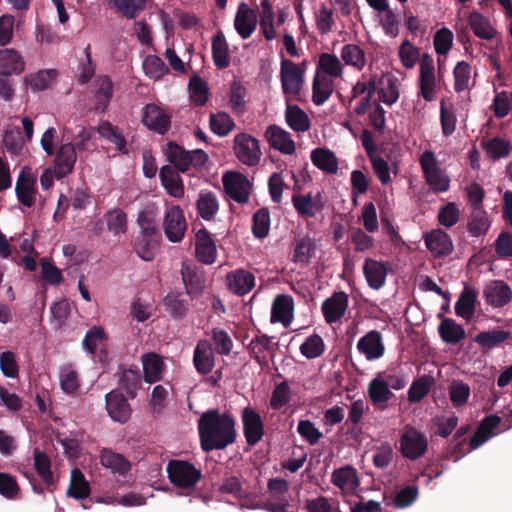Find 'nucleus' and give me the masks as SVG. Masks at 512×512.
<instances>
[{"label":"nucleus","instance_id":"1","mask_svg":"<svg viewBox=\"0 0 512 512\" xmlns=\"http://www.w3.org/2000/svg\"><path fill=\"white\" fill-rule=\"evenodd\" d=\"M198 433L204 452L223 450L236 441L235 418L229 412L209 409L198 419Z\"/></svg>","mask_w":512,"mask_h":512},{"label":"nucleus","instance_id":"2","mask_svg":"<svg viewBox=\"0 0 512 512\" xmlns=\"http://www.w3.org/2000/svg\"><path fill=\"white\" fill-rule=\"evenodd\" d=\"M167 160L173 165V168L180 172H186L191 167L201 169L209 159L207 153L202 149L186 151L173 141L167 143Z\"/></svg>","mask_w":512,"mask_h":512},{"label":"nucleus","instance_id":"3","mask_svg":"<svg viewBox=\"0 0 512 512\" xmlns=\"http://www.w3.org/2000/svg\"><path fill=\"white\" fill-rule=\"evenodd\" d=\"M170 482L182 489H192L202 478V473L192 463L184 460H170L167 464Z\"/></svg>","mask_w":512,"mask_h":512},{"label":"nucleus","instance_id":"4","mask_svg":"<svg viewBox=\"0 0 512 512\" xmlns=\"http://www.w3.org/2000/svg\"><path fill=\"white\" fill-rule=\"evenodd\" d=\"M426 183L435 193L446 192L450 187V179L438 166L435 154L431 150L422 153L419 159Z\"/></svg>","mask_w":512,"mask_h":512},{"label":"nucleus","instance_id":"5","mask_svg":"<svg viewBox=\"0 0 512 512\" xmlns=\"http://www.w3.org/2000/svg\"><path fill=\"white\" fill-rule=\"evenodd\" d=\"M428 449L427 437L415 427L406 426L399 440V450L404 458L417 460Z\"/></svg>","mask_w":512,"mask_h":512},{"label":"nucleus","instance_id":"6","mask_svg":"<svg viewBox=\"0 0 512 512\" xmlns=\"http://www.w3.org/2000/svg\"><path fill=\"white\" fill-rule=\"evenodd\" d=\"M233 142L235 156L242 164L249 167L259 164L262 152L256 138L246 133H239L234 137Z\"/></svg>","mask_w":512,"mask_h":512},{"label":"nucleus","instance_id":"7","mask_svg":"<svg viewBox=\"0 0 512 512\" xmlns=\"http://www.w3.org/2000/svg\"><path fill=\"white\" fill-rule=\"evenodd\" d=\"M225 193L238 204H246L250 199L251 183L247 176L240 172L228 171L222 177Z\"/></svg>","mask_w":512,"mask_h":512},{"label":"nucleus","instance_id":"8","mask_svg":"<svg viewBox=\"0 0 512 512\" xmlns=\"http://www.w3.org/2000/svg\"><path fill=\"white\" fill-rule=\"evenodd\" d=\"M280 81L284 95L297 96L304 84V69L293 61L283 58L280 65Z\"/></svg>","mask_w":512,"mask_h":512},{"label":"nucleus","instance_id":"9","mask_svg":"<svg viewBox=\"0 0 512 512\" xmlns=\"http://www.w3.org/2000/svg\"><path fill=\"white\" fill-rule=\"evenodd\" d=\"M180 272L186 294L191 299L200 297L206 287L203 271H201L195 264L184 261Z\"/></svg>","mask_w":512,"mask_h":512},{"label":"nucleus","instance_id":"10","mask_svg":"<svg viewBox=\"0 0 512 512\" xmlns=\"http://www.w3.org/2000/svg\"><path fill=\"white\" fill-rule=\"evenodd\" d=\"M164 233L170 242H180L187 229V223L182 209L176 205L170 207L164 218Z\"/></svg>","mask_w":512,"mask_h":512},{"label":"nucleus","instance_id":"11","mask_svg":"<svg viewBox=\"0 0 512 512\" xmlns=\"http://www.w3.org/2000/svg\"><path fill=\"white\" fill-rule=\"evenodd\" d=\"M105 407L109 417L115 422L125 423L131 417V406L118 389H113L105 395Z\"/></svg>","mask_w":512,"mask_h":512},{"label":"nucleus","instance_id":"12","mask_svg":"<svg viewBox=\"0 0 512 512\" xmlns=\"http://www.w3.org/2000/svg\"><path fill=\"white\" fill-rule=\"evenodd\" d=\"M241 419L247 444L256 445L264 436V423L260 414L248 406L242 410Z\"/></svg>","mask_w":512,"mask_h":512},{"label":"nucleus","instance_id":"13","mask_svg":"<svg viewBox=\"0 0 512 512\" xmlns=\"http://www.w3.org/2000/svg\"><path fill=\"white\" fill-rule=\"evenodd\" d=\"M142 122L149 130L164 135L171 127V115L155 104H147Z\"/></svg>","mask_w":512,"mask_h":512},{"label":"nucleus","instance_id":"14","mask_svg":"<svg viewBox=\"0 0 512 512\" xmlns=\"http://www.w3.org/2000/svg\"><path fill=\"white\" fill-rule=\"evenodd\" d=\"M483 297L488 305L502 308L512 300V289L503 280H491L484 287Z\"/></svg>","mask_w":512,"mask_h":512},{"label":"nucleus","instance_id":"15","mask_svg":"<svg viewBox=\"0 0 512 512\" xmlns=\"http://www.w3.org/2000/svg\"><path fill=\"white\" fill-rule=\"evenodd\" d=\"M195 255L198 261L203 264L211 265L216 262V243L206 228H201L196 232Z\"/></svg>","mask_w":512,"mask_h":512},{"label":"nucleus","instance_id":"16","mask_svg":"<svg viewBox=\"0 0 512 512\" xmlns=\"http://www.w3.org/2000/svg\"><path fill=\"white\" fill-rule=\"evenodd\" d=\"M423 238L427 249L434 257L448 256L454 250L451 237L441 229H434L430 232H426Z\"/></svg>","mask_w":512,"mask_h":512},{"label":"nucleus","instance_id":"17","mask_svg":"<svg viewBox=\"0 0 512 512\" xmlns=\"http://www.w3.org/2000/svg\"><path fill=\"white\" fill-rule=\"evenodd\" d=\"M348 295L343 292H335L322 303V313L328 324H333L341 320L348 308Z\"/></svg>","mask_w":512,"mask_h":512},{"label":"nucleus","instance_id":"18","mask_svg":"<svg viewBox=\"0 0 512 512\" xmlns=\"http://www.w3.org/2000/svg\"><path fill=\"white\" fill-rule=\"evenodd\" d=\"M271 337L266 334H258L252 338L247 346L250 356L262 367H268V357L274 356V346L276 344L271 343Z\"/></svg>","mask_w":512,"mask_h":512},{"label":"nucleus","instance_id":"19","mask_svg":"<svg viewBox=\"0 0 512 512\" xmlns=\"http://www.w3.org/2000/svg\"><path fill=\"white\" fill-rule=\"evenodd\" d=\"M363 274L371 289L380 290L386 283L388 264L367 257L363 264Z\"/></svg>","mask_w":512,"mask_h":512},{"label":"nucleus","instance_id":"20","mask_svg":"<svg viewBox=\"0 0 512 512\" xmlns=\"http://www.w3.org/2000/svg\"><path fill=\"white\" fill-rule=\"evenodd\" d=\"M76 160L77 154L74 144H62L54 159L53 171L55 177L62 179L69 175L73 171Z\"/></svg>","mask_w":512,"mask_h":512},{"label":"nucleus","instance_id":"21","mask_svg":"<svg viewBox=\"0 0 512 512\" xmlns=\"http://www.w3.org/2000/svg\"><path fill=\"white\" fill-rule=\"evenodd\" d=\"M357 350L369 361L381 358L385 353L381 333L377 330L366 333L359 339Z\"/></svg>","mask_w":512,"mask_h":512},{"label":"nucleus","instance_id":"22","mask_svg":"<svg viewBox=\"0 0 512 512\" xmlns=\"http://www.w3.org/2000/svg\"><path fill=\"white\" fill-rule=\"evenodd\" d=\"M226 281L229 291L238 296L248 294L255 287L254 274L244 269L229 272Z\"/></svg>","mask_w":512,"mask_h":512},{"label":"nucleus","instance_id":"23","mask_svg":"<svg viewBox=\"0 0 512 512\" xmlns=\"http://www.w3.org/2000/svg\"><path fill=\"white\" fill-rule=\"evenodd\" d=\"M292 204L296 212L301 217H314L324 208L323 197L320 192H318L314 197L311 193L306 195L294 194L292 196Z\"/></svg>","mask_w":512,"mask_h":512},{"label":"nucleus","instance_id":"24","mask_svg":"<svg viewBox=\"0 0 512 512\" xmlns=\"http://www.w3.org/2000/svg\"><path fill=\"white\" fill-rule=\"evenodd\" d=\"M257 26V15L245 3H240L234 19V27L242 39H248Z\"/></svg>","mask_w":512,"mask_h":512},{"label":"nucleus","instance_id":"25","mask_svg":"<svg viewBox=\"0 0 512 512\" xmlns=\"http://www.w3.org/2000/svg\"><path fill=\"white\" fill-rule=\"evenodd\" d=\"M193 364L201 375L209 374L215 365L214 352L208 340H200L193 354Z\"/></svg>","mask_w":512,"mask_h":512},{"label":"nucleus","instance_id":"26","mask_svg":"<svg viewBox=\"0 0 512 512\" xmlns=\"http://www.w3.org/2000/svg\"><path fill=\"white\" fill-rule=\"evenodd\" d=\"M265 135L272 148L286 155H291L295 152V143L290 133L279 126L270 125Z\"/></svg>","mask_w":512,"mask_h":512},{"label":"nucleus","instance_id":"27","mask_svg":"<svg viewBox=\"0 0 512 512\" xmlns=\"http://www.w3.org/2000/svg\"><path fill=\"white\" fill-rule=\"evenodd\" d=\"M15 192L18 201L25 207L30 208L35 202V179L29 173H26V167H24L16 181Z\"/></svg>","mask_w":512,"mask_h":512},{"label":"nucleus","instance_id":"28","mask_svg":"<svg viewBox=\"0 0 512 512\" xmlns=\"http://www.w3.org/2000/svg\"><path fill=\"white\" fill-rule=\"evenodd\" d=\"M293 305V298L290 295H277L272 304L271 322H280L287 327L292 319Z\"/></svg>","mask_w":512,"mask_h":512},{"label":"nucleus","instance_id":"29","mask_svg":"<svg viewBox=\"0 0 512 512\" xmlns=\"http://www.w3.org/2000/svg\"><path fill=\"white\" fill-rule=\"evenodd\" d=\"M331 482L342 491L347 492H354L360 484L356 469L350 465L335 469L331 476Z\"/></svg>","mask_w":512,"mask_h":512},{"label":"nucleus","instance_id":"30","mask_svg":"<svg viewBox=\"0 0 512 512\" xmlns=\"http://www.w3.org/2000/svg\"><path fill=\"white\" fill-rule=\"evenodd\" d=\"M25 62L22 56L14 49L0 50V75H19L24 71Z\"/></svg>","mask_w":512,"mask_h":512},{"label":"nucleus","instance_id":"31","mask_svg":"<svg viewBox=\"0 0 512 512\" xmlns=\"http://www.w3.org/2000/svg\"><path fill=\"white\" fill-rule=\"evenodd\" d=\"M179 172L170 165L162 166L159 172L161 184L175 198H181L184 195V187Z\"/></svg>","mask_w":512,"mask_h":512},{"label":"nucleus","instance_id":"32","mask_svg":"<svg viewBox=\"0 0 512 512\" xmlns=\"http://www.w3.org/2000/svg\"><path fill=\"white\" fill-rule=\"evenodd\" d=\"M144 380L153 384L162 379L165 364L161 356L154 352L142 356Z\"/></svg>","mask_w":512,"mask_h":512},{"label":"nucleus","instance_id":"33","mask_svg":"<svg viewBox=\"0 0 512 512\" xmlns=\"http://www.w3.org/2000/svg\"><path fill=\"white\" fill-rule=\"evenodd\" d=\"M100 463L103 467L110 469L112 473L121 476H125L131 469L130 462L122 454L108 448L101 450Z\"/></svg>","mask_w":512,"mask_h":512},{"label":"nucleus","instance_id":"34","mask_svg":"<svg viewBox=\"0 0 512 512\" xmlns=\"http://www.w3.org/2000/svg\"><path fill=\"white\" fill-rule=\"evenodd\" d=\"M468 24L480 39L491 40L497 35L496 29L491 25L488 17L478 11H472L468 16Z\"/></svg>","mask_w":512,"mask_h":512},{"label":"nucleus","instance_id":"35","mask_svg":"<svg viewBox=\"0 0 512 512\" xmlns=\"http://www.w3.org/2000/svg\"><path fill=\"white\" fill-rule=\"evenodd\" d=\"M334 91L333 81L317 70L312 82V101L316 106L323 105Z\"/></svg>","mask_w":512,"mask_h":512},{"label":"nucleus","instance_id":"36","mask_svg":"<svg viewBox=\"0 0 512 512\" xmlns=\"http://www.w3.org/2000/svg\"><path fill=\"white\" fill-rule=\"evenodd\" d=\"M443 342L451 345L460 343L466 337L465 329L452 318H443L438 326Z\"/></svg>","mask_w":512,"mask_h":512},{"label":"nucleus","instance_id":"37","mask_svg":"<svg viewBox=\"0 0 512 512\" xmlns=\"http://www.w3.org/2000/svg\"><path fill=\"white\" fill-rule=\"evenodd\" d=\"M91 492L90 484L79 468L71 470L70 483L67 489V496L75 500H83L89 497Z\"/></svg>","mask_w":512,"mask_h":512},{"label":"nucleus","instance_id":"38","mask_svg":"<svg viewBox=\"0 0 512 512\" xmlns=\"http://www.w3.org/2000/svg\"><path fill=\"white\" fill-rule=\"evenodd\" d=\"M198 215L205 221H213L219 211V201L212 191H205L199 194L196 201Z\"/></svg>","mask_w":512,"mask_h":512},{"label":"nucleus","instance_id":"39","mask_svg":"<svg viewBox=\"0 0 512 512\" xmlns=\"http://www.w3.org/2000/svg\"><path fill=\"white\" fill-rule=\"evenodd\" d=\"M165 310L175 319L186 316L189 303L179 291H170L162 300Z\"/></svg>","mask_w":512,"mask_h":512},{"label":"nucleus","instance_id":"40","mask_svg":"<svg viewBox=\"0 0 512 512\" xmlns=\"http://www.w3.org/2000/svg\"><path fill=\"white\" fill-rule=\"evenodd\" d=\"M285 120L288 126L295 132H306L311 126L307 113L298 105H292L288 101L285 111Z\"/></svg>","mask_w":512,"mask_h":512},{"label":"nucleus","instance_id":"41","mask_svg":"<svg viewBox=\"0 0 512 512\" xmlns=\"http://www.w3.org/2000/svg\"><path fill=\"white\" fill-rule=\"evenodd\" d=\"M97 131L101 137L113 143L120 153L129 154L126 139L119 127L109 121H103L99 124Z\"/></svg>","mask_w":512,"mask_h":512},{"label":"nucleus","instance_id":"42","mask_svg":"<svg viewBox=\"0 0 512 512\" xmlns=\"http://www.w3.org/2000/svg\"><path fill=\"white\" fill-rule=\"evenodd\" d=\"M311 161L318 169L329 174H336L339 169L336 155L326 148L314 149L311 152Z\"/></svg>","mask_w":512,"mask_h":512},{"label":"nucleus","instance_id":"43","mask_svg":"<svg viewBox=\"0 0 512 512\" xmlns=\"http://www.w3.org/2000/svg\"><path fill=\"white\" fill-rule=\"evenodd\" d=\"M477 291L471 287H465L455 303V313L464 319H471L475 313Z\"/></svg>","mask_w":512,"mask_h":512},{"label":"nucleus","instance_id":"44","mask_svg":"<svg viewBox=\"0 0 512 512\" xmlns=\"http://www.w3.org/2000/svg\"><path fill=\"white\" fill-rule=\"evenodd\" d=\"M316 243L309 235L297 237L294 242L292 261L294 263L307 264L314 255Z\"/></svg>","mask_w":512,"mask_h":512},{"label":"nucleus","instance_id":"45","mask_svg":"<svg viewBox=\"0 0 512 512\" xmlns=\"http://www.w3.org/2000/svg\"><path fill=\"white\" fill-rule=\"evenodd\" d=\"M368 395L375 406L384 407L386 403L394 396L388 388V384L378 375L368 385Z\"/></svg>","mask_w":512,"mask_h":512},{"label":"nucleus","instance_id":"46","mask_svg":"<svg viewBox=\"0 0 512 512\" xmlns=\"http://www.w3.org/2000/svg\"><path fill=\"white\" fill-rule=\"evenodd\" d=\"M481 146L486 152L487 156L493 161L508 157L511 151L510 142L501 137L482 140Z\"/></svg>","mask_w":512,"mask_h":512},{"label":"nucleus","instance_id":"47","mask_svg":"<svg viewBox=\"0 0 512 512\" xmlns=\"http://www.w3.org/2000/svg\"><path fill=\"white\" fill-rule=\"evenodd\" d=\"M118 385L126 392L130 399L136 398L137 391L141 387V375L139 371L121 368Z\"/></svg>","mask_w":512,"mask_h":512},{"label":"nucleus","instance_id":"48","mask_svg":"<svg viewBox=\"0 0 512 512\" xmlns=\"http://www.w3.org/2000/svg\"><path fill=\"white\" fill-rule=\"evenodd\" d=\"M212 58L219 69L229 66V49L222 32H218L212 39Z\"/></svg>","mask_w":512,"mask_h":512},{"label":"nucleus","instance_id":"49","mask_svg":"<svg viewBox=\"0 0 512 512\" xmlns=\"http://www.w3.org/2000/svg\"><path fill=\"white\" fill-rule=\"evenodd\" d=\"M34 468L38 475L41 477L47 488L54 485V477L51 471V461L45 452L40 451L38 448L34 449Z\"/></svg>","mask_w":512,"mask_h":512},{"label":"nucleus","instance_id":"50","mask_svg":"<svg viewBox=\"0 0 512 512\" xmlns=\"http://www.w3.org/2000/svg\"><path fill=\"white\" fill-rule=\"evenodd\" d=\"M510 336L511 334L509 331L494 329L478 333L473 340L482 348L492 349L508 340Z\"/></svg>","mask_w":512,"mask_h":512},{"label":"nucleus","instance_id":"51","mask_svg":"<svg viewBox=\"0 0 512 512\" xmlns=\"http://www.w3.org/2000/svg\"><path fill=\"white\" fill-rule=\"evenodd\" d=\"M113 94V84L108 76L99 77L97 90L95 92V109L105 111L110 103Z\"/></svg>","mask_w":512,"mask_h":512},{"label":"nucleus","instance_id":"52","mask_svg":"<svg viewBox=\"0 0 512 512\" xmlns=\"http://www.w3.org/2000/svg\"><path fill=\"white\" fill-rule=\"evenodd\" d=\"M434 384V378L423 375L415 379L408 389V401L410 403L420 402L429 392Z\"/></svg>","mask_w":512,"mask_h":512},{"label":"nucleus","instance_id":"53","mask_svg":"<svg viewBox=\"0 0 512 512\" xmlns=\"http://www.w3.org/2000/svg\"><path fill=\"white\" fill-rule=\"evenodd\" d=\"M271 217L268 208L258 209L252 217V233L258 239H264L270 231Z\"/></svg>","mask_w":512,"mask_h":512},{"label":"nucleus","instance_id":"54","mask_svg":"<svg viewBox=\"0 0 512 512\" xmlns=\"http://www.w3.org/2000/svg\"><path fill=\"white\" fill-rule=\"evenodd\" d=\"M209 125L211 131L220 137L227 136L235 128L233 119L226 112L212 113L210 115Z\"/></svg>","mask_w":512,"mask_h":512},{"label":"nucleus","instance_id":"55","mask_svg":"<svg viewBox=\"0 0 512 512\" xmlns=\"http://www.w3.org/2000/svg\"><path fill=\"white\" fill-rule=\"evenodd\" d=\"M159 248V240L137 236L135 239V253L144 261H152Z\"/></svg>","mask_w":512,"mask_h":512},{"label":"nucleus","instance_id":"56","mask_svg":"<svg viewBox=\"0 0 512 512\" xmlns=\"http://www.w3.org/2000/svg\"><path fill=\"white\" fill-rule=\"evenodd\" d=\"M489 227L490 222L486 211L483 209L473 210L467 224L469 233L474 237H478L486 234Z\"/></svg>","mask_w":512,"mask_h":512},{"label":"nucleus","instance_id":"57","mask_svg":"<svg viewBox=\"0 0 512 512\" xmlns=\"http://www.w3.org/2000/svg\"><path fill=\"white\" fill-rule=\"evenodd\" d=\"M190 97L196 106H203L208 100V85L198 75H193L189 80Z\"/></svg>","mask_w":512,"mask_h":512},{"label":"nucleus","instance_id":"58","mask_svg":"<svg viewBox=\"0 0 512 512\" xmlns=\"http://www.w3.org/2000/svg\"><path fill=\"white\" fill-rule=\"evenodd\" d=\"M384 5H385L384 7L372 6L371 8H373L374 10H376L378 12L385 13V16L380 21V24H381L386 35L395 38L399 34L397 16L394 13V11L390 8L389 2H385Z\"/></svg>","mask_w":512,"mask_h":512},{"label":"nucleus","instance_id":"59","mask_svg":"<svg viewBox=\"0 0 512 512\" xmlns=\"http://www.w3.org/2000/svg\"><path fill=\"white\" fill-rule=\"evenodd\" d=\"M325 350V344L322 337L316 333L310 335L300 346V352L307 359L320 357Z\"/></svg>","mask_w":512,"mask_h":512},{"label":"nucleus","instance_id":"60","mask_svg":"<svg viewBox=\"0 0 512 512\" xmlns=\"http://www.w3.org/2000/svg\"><path fill=\"white\" fill-rule=\"evenodd\" d=\"M341 57L346 65H351L361 70L366 63L365 52L356 44H346L341 51Z\"/></svg>","mask_w":512,"mask_h":512},{"label":"nucleus","instance_id":"61","mask_svg":"<svg viewBox=\"0 0 512 512\" xmlns=\"http://www.w3.org/2000/svg\"><path fill=\"white\" fill-rule=\"evenodd\" d=\"M449 397L454 407H461L468 402L470 387L463 381H453L449 385Z\"/></svg>","mask_w":512,"mask_h":512},{"label":"nucleus","instance_id":"62","mask_svg":"<svg viewBox=\"0 0 512 512\" xmlns=\"http://www.w3.org/2000/svg\"><path fill=\"white\" fill-rule=\"evenodd\" d=\"M471 66L466 61H460L453 70L454 89L460 93L469 88Z\"/></svg>","mask_w":512,"mask_h":512},{"label":"nucleus","instance_id":"63","mask_svg":"<svg viewBox=\"0 0 512 512\" xmlns=\"http://www.w3.org/2000/svg\"><path fill=\"white\" fill-rule=\"evenodd\" d=\"M0 495L9 500L19 498L20 487L15 476L0 472Z\"/></svg>","mask_w":512,"mask_h":512},{"label":"nucleus","instance_id":"64","mask_svg":"<svg viewBox=\"0 0 512 512\" xmlns=\"http://www.w3.org/2000/svg\"><path fill=\"white\" fill-rule=\"evenodd\" d=\"M491 108L496 118H505L512 109V93L507 91L497 93L493 99Z\"/></svg>","mask_w":512,"mask_h":512}]
</instances>
